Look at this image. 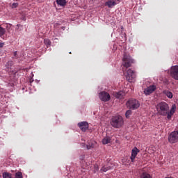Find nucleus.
Instances as JSON below:
<instances>
[{
    "label": "nucleus",
    "mask_w": 178,
    "mask_h": 178,
    "mask_svg": "<svg viewBox=\"0 0 178 178\" xmlns=\"http://www.w3.org/2000/svg\"><path fill=\"white\" fill-rule=\"evenodd\" d=\"M125 77H126V79L129 83H134V81H136V72H134L131 69H128L127 70V74Z\"/></svg>",
    "instance_id": "nucleus-5"
},
{
    "label": "nucleus",
    "mask_w": 178,
    "mask_h": 178,
    "mask_svg": "<svg viewBox=\"0 0 178 178\" xmlns=\"http://www.w3.org/2000/svg\"><path fill=\"white\" fill-rule=\"evenodd\" d=\"M120 2V0H112V6L118 5Z\"/></svg>",
    "instance_id": "nucleus-24"
},
{
    "label": "nucleus",
    "mask_w": 178,
    "mask_h": 178,
    "mask_svg": "<svg viewBox=\"0 0 178 178\" xmlns=\"http://www.w3.org/2000/svg\"><path fill=\"white\" fill-rule=\"evenodd\" d=\"M99 98L101 99V101L106 102L111 99V95L105 91H103L99 94Z\"/></svg>",
    "instance_id": "nucleus-7"
},
{
    "label": "nucleus",
    "mask_w": 178,
    "mask_h": 178,
    "mask_svg": "<svg viewBox=\"0 0 178 178\" xmlns=\"http://www.w3.org/2000/svg\"><path fill=\"white\" fill-rule=\"evenodd\" d=\"M112 138L110 136H106L103 140H102V144L104 145L106 144L111 143Z\"/></svg>",
    "instance_id": "nucleus-14"
},
{
    "label": "nucleus",
    "mask_w": 178,
    "mask_h": 178,
    "mask_svg": "<svg viewBox=\"0 0 178 178\" xmlns=\"http://www.w3.org/2000/svg\"><path fill=\"white\" fill-rule=\"evenodd\" d=\"M132 63H134V60L131 56L124 54L122 58V72H126V69L130 67Z\"/></svg>",
    "instance_id": "nucleus-2"
},
{
    "label": "nucleus",
    "mask_w": 178,
    "mask_h": 178,
    "mask_svg": "<svg viewBox=\"0 0 178 178\" xmlns=\"http://www.w3.org/2000/svg\"><path fill=\"white\" fill-rule=\"evenodd\" d=\"M140 152V149H138L137 147H134L132 149L131 155V162H134V159H136V157L137 156V154Z\"/></svg>",
    "instance_id": "nucleus-13"
},
{
    "label": "nucleus",
    "mask_w": 178,
    "mask_h": 178,
    "mask_svg": "<svg viewBox=\"0 0 178 178\" xmlns=\"http://www.w3.org/2000/svg\"><path fill=\"white\" fill-rule=\"evenodd\" d=\"M2 176H3V178H12V174L8 172H3Z\"/></svg>",
    "instance_id": "nucleus-16"
},
{
    "label": "nucleus",
    "mask_w": 178,
    "mask_h": 178,
    "mask_svg": "<svg viewBox=\"0 0 178 178\" xmlns=\"http://www.w3.org/2000/svg\"><path fill=\"white\" fill-rule=\"evenodd\" d=\"M124 40H126V33L124 34Z\"/></svg>",
    "instance_id": "nucleus-30"
},
{
    "label": "nucleus",
    "mask_w": 178,
    "mask_h": 178,
    "mask_svg": "<svg viewBox=\"0 0 178 178\" xmlns=\"http://www.w3.org/2000/svg\"><path fill=\"white\" fill-rule=\"evenodd\" d=\"M140 178H152L151 175L147 172H143L141 174Z\"/></svg>",
    "instance_id": "nucleus-20"
},
{
    "label": "nucleus",
    "mask_w": 178,
    "mask_h": 178,
    "mask_svg": "<svg viewBox=\"0 0 178 178\" xmlns=\"http://www.w3.org/2000/svg\"><path fill=\"white\" fill-rule=\"evenodd\" d=\"M12 66H13V61L10 60L6 64V67L7 69H12Z\"/></svg>",
    "instance_id": "nucleus-19"
},
{
    "label": "nucleus",
    "mask_w": 178,
    "mask_h": 178,
    "mask_svg": "<svg viewBox=\"0 0 178 178\" xmlns=\"http://www.w3.org/2000/svg\"><path fill=\"white\" fill-rule=\"evenodd\" d=\"M15 178H23V174L22 172H17L15 173Z\"/></svg>",
    "instance_id": "nucleus-22"
},
{
    "label": "nucleus",
    "mask_w": 178,
    "mask_h": 178,
    "mask_svg": "<svg viewBox=\"0 0 178 178\" xmlns=\"http://www.w3.org/2000/svg\"><path fill=\"white\" fill-rule=\"evenodd\" d=\"M56 3L59 6H66L67 1L66 0H56Z\"/></svg>",
    "instance_id": "nucleus-15"
},
{
    "label": "nucleus",
    "mask_w": 178,
    "mask_h": 178,
    "mask_svg": "<svg viewBox=\"0 0 178 178\" xmlns=\"http://www.w3.org/2000/svg\"><path fill=\"white\" fill-rule=\"evenodd\" d=\"M166 95L168 98H173V93L172 92H167Z\"/></svg>",
    "instance_id": "nucleus-25"
},
{
    "label": "nucleus",
    "mask_w": 178,
    "mask_h": 178,
    "mask_svg": "<svg viewBox=\"0 0 178 178\" xmlns=\"http://www.w3.org/2000/svg\"><path fill=\"white\" fill-rule=\"evenodd\" d=\"M170 76L175 80H178V65L171 67Z\"/></svg>",
    "instance_id": "nucleus-9"
},
{
    "label": "nucleus",
    "mask_w": 178,
    "mask_h": 178,
    "mask_svg": "<svg viewBox=\"0 0 178 178\" xmlns=\"http://www.w3.org/2000/svg\"><path fill=\"white\" fill-rule=\"evenodd\" d=\"M132 112L131 110H128L127 111L126 113H125V116L126 118L128 119V118H130V115H131Z\"/></svg>",
    "instance_id": "nucleus-23"
},
{
    "label": "nucleus",
    "mask_w": 178,
    "mask_h": 178,
    "mask_svg": "<svg viewBox=\"0 0 178 178\" xmlns=\"http://www.w3.org/2000/svg\"><path fill=\"white\" fill-rule=\"evenodd\" d=\"M78 127L82 131H87L88 129V122H81L78 123Z\"/></svg>",
    "instance_id": "nucleus-11"
},
{
    "label": "nucleus",
    "mask_w": 178,
    "mask_h": 178,
    "mask_svg": "<svg viewBox=\"0 0 178 178\" xmlns=\"http://www.w3.org/2000/svg\"><path fill=\"white\" fill-rule=\"evenodd\" d=\"M113 97H115L118 99H123L124 98V95H126V93L123 91H119L113 93Z\"/></svg>",
    "instance_id": "nucleus-12"
},
{
    "label": "nucleus",
    "mask_w": 178,
    "mask_h": 178,
    "mask_svg": "<svg viewBox=\"0 0 178 178\" xmlns=\"http://www.w3.org/2000/svg\"><path fill=\"white\" fill-rule=\"evenodd\" d=\"M13 55H14V57H13V59L17 58V57H16L17 56V51H14Z\"/></svg>",
    "instance_id": "nucleus-28"
},
{
    "label": "nucleus",
    "mask_w": 178,
    "mask_h": 178,
    "mask_svg": "<svg viewBox=\"0 0 178 178\" xmlns=\"http://www.w3.org/2000/svg\"><path fill=\"white\" fill-rule=\"evenodd\" d=\"M126 105L129 109H133L134 111L140 108V103L138 102V100L134 99H130L128 100Z\"/></svg>",
    "instance_id": "nucleus-4"
},
{
    "label": "nucleus",
    "mask_w": 178,
    "mask_h": 178,
    "mask_svg": "<svg viewBox=\"0 0 178 178\" xmlns=\"http://www.w3.org/2000/svg\"><path fill=\"white\" fill-rule=\"evenodd\" d=\"M156 109L161 116H166L168 120H170L172 116L175 115L176 112V105L173 104L169 111V105L166 102H161L157 104Z\"/></svg>",
    "instance_id": "nucleus-1"
},
{
    "label": "nucleus",
    "mask_w": 178,
    "mask_h": 178,
    "mask_svg": "<svg viewBox=\"0 0 178 178\" xmlns=\"http://www.w3.org/2000/svg\"><path fill=\"white\" fill-rule=\"evenodd\" d=\"M121 29L123 30V26H121Z\"/></svg>",
    "instance_id": "nucleus-31"
},
{
    "label": "nucleus",
    "mask_w": 178,
    "mask_h": 178,
    "mask_svg": "<svg viewBox=\"0 0 178 178\" xmlns=\"http://www.w3.org/2000/svg\"><path fill=\"white\" fill-rule=\"evenodd\" d=\"M44 45H46L47 48H49L51 47V40L49 39H44Z\"/></svg>",
    "instance_id": "nucleus-18"
},
{
    "label": "nucleus",
    "mask_w": 178,
    "mask_h": 178,
    "mask_svg": "<svg viewBox=\"0 0 178 178\" xmlns=\"http://www.w3.org/2000/svg\"><path fill=\"white\" fill-rule=\"evenodd\" d=\"M105 5H106V6H108V8H112V1L106 2Z\"/></svg>",
    "instance_id": "nucleus-26"
},
{
    "label": "nucleus",
    "mask_w": 178,
    "mask_h": 178,
    "mask_svg": "<svg viewBox=\"0 0 178 178\" xmlns=\"http://www.w3.org/2000/svg\"><path fill=\"white\" fill-rule=\"evenodd\" d=\"M5 33H6V29L5 28H3L2 26H0V37L2 38L3 35H5Z\"/></svg>",
    "instance_id": "nucleus-17"
},
{
    "label": "nucleus",
    "mask_w": 178,
    "mask_h": 178,
    "mask_svg": "<svg viewBox=\"0 0 178 178\" xmlns=\"http://www.w3.org/2000/svg\"><path fill=\"white\" fill-rule=\"evenodd\" d=\"M123 124H124V120H123V117L120 115H116L114 118H113V127H115V129H120V127H122Z\"/></svg>",
    "instance_id": "nucleus-3"
},
{
    "label": "nucleus",
    "mask_w": 178,
    "mask_h": 178,
    "mask_svg": "<svg viewBox=\"0 0 178 178\" xmlns=\"http://www.w3.org/2000/svg\"><path fill=\"white\" fill-rule=\"evenodd\" d=\"M111 169V165H104L102 167L101 169V172H107V170H110Z\"/></svg>",
    "instance_id": "nucleus-21"
},
{
    "label": "nucleus",
    "mask_w": 178,
    "mask_h": 178,
    "mask_svg": "<svg viewBox=\"0 0 178 178\" xmlns=\"http://www.w3.org/2000/svg\"><path fill=\"white\" fill-rule=\"evenodd\" d=\"M168 141L170 144L178 143V130L174 131L168 136Z\"/></svg>",
    "instance_id": "nucleus-6"
},
{
    "label": "nucleus",
    "mask_w": 178,
    "mask_h": 178,
    "mask_svg": "<svg viewBox=\"0 0 178 178\" xmlns=\"http://www.w3.org/2000/svg\"><path fill=\"white\" fill-rule=\"evenodd\" d=\"M97 144V142L95 140H90L88 141V144L86 145V143H81V145L82 148H87V149H91L95 147Z\"/></svg>",
    "instance_id": "nucleus-8"
},
{
    "label": "nucleus",
    "mask_w": 178,
    "mask_h": 178,
    "mask_svg": "<svg viewBox=\"0 0 178 178\" xmlns=\"http://www.w3.org/2000/svg\"><path fill=\"white\" fill-rule=\"evenodd\" d=\"M156 90V86L152 85L149 87H147L146 89L144 90V93L145 95H149L150 94H152V92Z\"/></svg>",
    "instance_id": "nucleus-10"
},
{
    "label": "nucleus",
    "mask_w": 178,
    "mask_h": 178,
    "mask_svg": "<svg viewBox=\"0 0 178 178\" xmlns=\"http://www.w3.org/2000/svg\"><path fill=\"white\" fill-rule=\"evenodd\" d=\"M19 6V3H13L11 6V8H17Z\"/></svg>",
    "instance_id": "nucleus-27"
},
{
    "label": "nucleus",
    "mask_w": 178,
    "mask_h": 178,
    "mask_svg": "<svg viewBox=\"0 0 178 178\" xmlns=\"http://www.w3.org/2000/svg\"><path fill=\"white\" fill-rule=\"evenodd\" d=\"M4 45V43H0V48H3Z\"/></svg>",
    "instance_id": "nucleus-29"
}]
</instances>
